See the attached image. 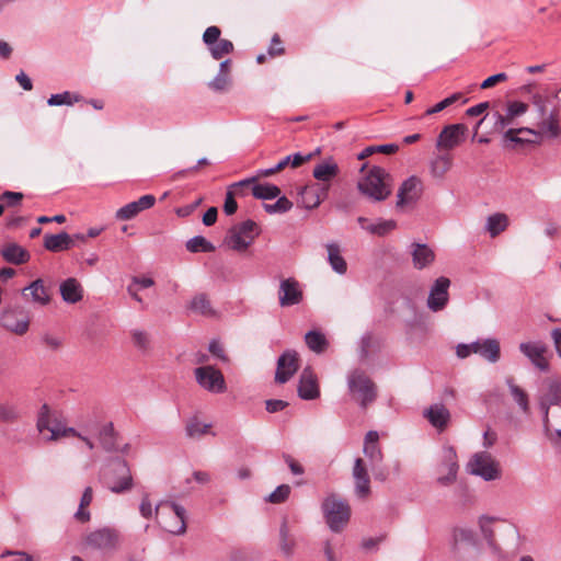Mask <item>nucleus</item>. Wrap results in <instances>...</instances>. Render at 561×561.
I'll use <instances>...</instances> for the list:
<instances>
[{
  "label": "nucleus",
  "mask_w": 561,
  "mask_h": 561,
  "mask_svg": "<svg viewBox=\"0 0 561 561\" xmlns=\"http://www.w3.org/2000/svg\"><path fill=\"white\" fill-rule=\"evenodd\" d=\"M359 172L363 173L357 182V190L373 202H382L391 194L390 175L381 167L373 165L368 168L364 163Z\"/></svg>",
  "instance_id": "nucleus-1"
},
{
  "label": "nucleus",
  "mask_w": 561,
  "mask_h": 561,
  "mask_svg": "<svg viewBox=\"0 0 561 561\" xmlns=\"http://www.w3.org/2000/svg\"><path fill=\"white\" fill-rule=\"evenodd\" d=\"M541 407L545 409L547 432H553L561 438V383L559 381H549L548 391L541 400Z\"/></svg>",
  "instance_id": "nucleus-2"
},
{
  "label": "nucleus",
  "mask_w": 561,
  "mask_h": 561,
  "mask_svg": "<svg viewBox=\"0 0 561 561\" xmlns=\"http://www.w3.org/2000/svg\"><path fill=\"white\" fill-rule=\"evenodd\" d=\"M540 112L542 113V119L538 123L537 129L523 127L518 129H508L505 133V138L513 142H523L524 139L519 138L517 134H529L536 137L547 138V139H556L561 135V127L558 114L556 112H551L548 116H545V107L540 106Z\"/></svg>",
  "instance_id": "nucleus-3"
},
{
  "label": "nucleus",
  "mask_w": 561,
  "mask_h": 561,
  "mask_svg": "<svg viewBox=\"0 0 561 561\" xmlns=\"http://www.w3.org/2000/svg\"><path fill=\"white\" fill-rule=\"evenodd\" d=\"M322 512L329 528L342 531L351 517V507L346 501L335 494L328 495L322 502Z\"/></svg>",
  "instance_id": "nucleus-4"
},
{
  "label": "nucleus",
  "mask_w": 561,
  "mask_h": 561,
  "mask_svg": "<svg viewBox=\"0 0 561 561\" xmlns=\"http://www.w3.org/2000/svg\"><path fill=\"white\" fill-rule=\"evenodd\" d=\"M159 525L168 533L182 535L186 530L185 510L174 503L161 502L156 506Z\"/></svg>",
  "instance_id": "nucleus-5"
},
{
  "label": "nucleus",
  "mask_w": 561,
  "mask_h": 561,
  "mask_svg": "<svg viewBox=\"0 0 561 561\" xmlns=\"http://www.w3.org/2000/svg\"><path fill=\"white\" fill-rule=\"evenodd\" d=\"M260 234L257 225L249 219L233 226L225 238L226 245L237 252H244Z\"/></svg>",
  "instance_id": "nucleus-6"
},
{
  "label": "nucleus",
  "mask_w": 561,
  "mask_h": 561,
  "mask_svg": "<svg viewBox=\"0 0 561 561\" xmlns=\"http://www.w3.org/2000/svg\"><path fill=\"white\" fill-rule=\"evenodd\" d=\"M467 471L481 477L485 481L501 478L500 463L486 451L474 454L467 463Z\"/></svg>",
  "instance_id": "nucleus-7"
},
{
  "label": "nucleus",
  "mask_w": 561,
  "mask_h": 561,
  "mask_svg": "<svg viewBox=\"0 0 561 561\" xmlns=\"http://www.w3.org/2000/svg\"><path fill=\"white\" fill-rule=\"evenodd\" d=\"M348 388L362 407L371 403L377 396L374 382L362 371H353L348 377Z\"/></svg>",
  "instance_id": "nucleus-8"
},
{
  "label": "nucleus",
  "mask_w": 561,
  "mask_h": 561,
  "mask_svg": "<svg viewBox=\"0 0 561 561\" xmlns=\"http://www.w3.org/2000/svg\"><path fill=\"white\" fill-rule=\"evenodd\" d=\"M197 383L213 393L226 391V381L222 373L214 366H202L194 371Z\"/></svg>",
  "instance_id": "nucleus-9"
},
{
  "label": "nucleus",
  "mask_w": 561,
  "mask_h": 561,
  "mask_svg": "<svg viewBox=\"0 0 561 561\" xmlns=\"http://www.w3.org/2000/svg\"><path fill=\"white\" fill-rule=\"evenodd\" d=\"M457 454L454 448L445 447L442 451L440 463L438 466V483L442 485L451 484L457 478Z\"/></svg>",
  "instance_id": "nucleus-10"
},
{
  "label": "nucleus",
  "mask_w": 561,
  "mask_h": 561,
  "mask_svg": "<svg viewBox=\"0 0 561 561\" xmlns=\"http://www.w3.org/2000/svg\"><path fill=\"white\" fill-rule=\"evenodd\" d=\"M65 423L60 420V417L53 412L48 405L44 404L37 417V430L41 434L45 435L48 433L49 435L46 437L48 440H58L59 435L55 432L57 428H62Z\"/></svg>",
  "instance_id": "nucleus-11"
},
{
  "label": "nucleus",
  "mask_w": 561,
  "mask_h": 561,
  "mask_svg": "<svg viewBox=\"0 0 561 561\" xmlns=\"http://www.w3.org/2000/svg\"><path fill=\"white\" fill-rule=\"evenodd\" d=\"M520 352L530 363L541 371H548L550 367L547 356L548 348L542 342H525L519 344Z\"/></svg>",
  "instance_id": "nucleus-12"
},
{
  "label": "nucleus",
  "mask_w": 561,
  "mask_h": 561,
  "mask_svg": "<svg viewBox=\"0 0 561 561\" xmlns=\"http://www.w3.org/2000/svg\"><path fill=\"white\" fill-rule=\"evenodd\" d=\"M0 325L15 335H24L30 328L26 314L16 310H4L0 314Z\"/></svg>",
  "instance_id": "nucleus-13"
},
{
  "label": "nucleus",
  "mask_w": 561,
  "mask_h": 561,
  "mask_svg": "<svg viewBox=\"0 0 561 561\" xmlns=\"http://www.w3.org/2000/svg\"><path fill=\"white\" fill-rule=\"evenodd\" d=\"M466 131L467 127L463 124L446 126L437 137L436 147L446 150L457 147L462 142Z\"/></svg>",
  "instance_id": "nucleus-14"
},
{
  "label": "nucleus",
  "mask_w": 561,
  "mask_h": 561,
  "mask_svg": "<svg viewBox=\"0 0 561 561\" xmlns=\"http://www.w3.org/2000/svg\"><path fill=\"white\" fill-rule=\"evenodd\" d=\"M422 183L416 176H410L400 186L398 191L397 207H404L414 203L421 195Z\"/></svg>",
  "instance_id": "nucleus-15"
},
{
  "label": "nucleus",
  "mask_w": 561,
  "mask_h": 561,
  "mask_svg": "<svg viewBox=\"0 0 561 561\" xmlns=\"http://www.w3.org/2000/svg\"><path fill=\"white\" fill-rule=\"evenodd\" d=\"M298 369V355L296 352H285L277 362L275 380L278 383L288 381Z\"/></svg>",
  "instance_id": "nucleus-16"
},
{
  "label": "nucleus",
  "mask_w": 561,
  "mask_h": 561,
  "mask_svg": "<svg viewBox=\"0 0 561 561\" xmlns=\"http://www.w3.org/2000/svg\"><path fill=\"white\" fill-rule=\"evenodd\" d=\"M83 430L99 437L104 448L108 449L113 444L114 426L111 422L101 423L96 419L83 422Z\"/></svg>",
  "instance_id": "nucleus-17"
},
{
  "label": "nucleus",
  "mask_w": 561,
  "mask_h": 561,
  "mask_svg": "<svg viewBox=\"0 0 561 561\" xmlns=\"http://www.w3.org/2000/svg\"><path fill=\"white\" fill-rule=\"evenodd\" d=\"M298 394L304 400H313L320 396L318 378L310 367L305 368L300 375Z\"/></svg>",
  "instance_id": "nucleus-18"
},
{
  "label": "nucleus",
  "mask_w": 561,
  "mask_h": 561,
  "mask_svg": "<svg viewBox=\"0 0 561 561\" xmlns=\"http://www.w3.org/2000/svg\"><path fill=\"white\" fill-rule=\"evenodd\" d=\"M340 168L333 158L323 159L313 168L312 175L321 184L319 186L330 187V183L339 175Z\"/></svg>",
  "instance_id": "nucleus-19"
},
{
  "label": "nucleus",
  "mask_w": 561,
  "mask_h": 561,
  "mask_svg": "<svg viewBox=\"0 0 561 561\" xmlns=\"http://www.w3.org/2000/svg\"><path fill=\"white\" fill-rule=\"evenodd\" d=\"M328 195V186L306 185L299 192V203L306 209H313L317 208Z\"/></svg>",
  "instance_id": "nucleus-20"
},
{
  "label": "nucleus",
  "mask_w": 561,
  "mask_h": 561,
  "mask_svg": "<svg viewBox=\"0 0 561 561\" xmlns=\"http://www.w3.org/2000/svg\"><path fill=\"white\" fill-rule=\"evenodd\" d=\"M156 203L153 195H144L139 199L130 202L121 207L116 211V218L119 220H130L136 217L140 211L151 208Z\"/></svg>",
  "instance_id": "nucleus-21"
},
{
  "label": "nucleus",
  "mask_w": 561,
  "mask_h": 561,
  "mask_svg": "<svg viewBox=\"0 0 561 561\" xmlns=\"http://www.w3.org/2000/svg\"><path fill=\"white\" fill-rule=\"evenodd\" d=\"M357 222L363 230L378 237H383L397 228V222L393 219L378 218L375 221H370L366 217H358Z\"/></svg>",
  "instance_id": "nucleus-22"
},
{
  "label": "nucleus",
  "mask_w": 561,
  "mask_h": 561,
  "mask_svg": "<svg viewBox=\"0 0 561 561\" xmlns=\"http://www.w3.org/2000/svg\"><path fill=\"white\" fill-rule=\"evenodd\" d=\"M353 478L355 480L356 494L360 497H366L370 492V486L367 468L362 458L355 460Z\"/></svg>",
  "instance_id": "nucleus-23"
},
{
  "label": "nucleus",
  "mask_w": 561,
  "mask_h": 561,
  "mask_svg": "<svg viewBox=\"0 0 561 561\" xmlns=\"http://www.w3.org/2000/svg\"><path fill=\"white\" fill-rule=\"evenodd\" d=\"M23 297L32 302L45 305L50 299V290L46 283H30V285L23 288Z\"/></svg>",
  "instance_id": "nucleus-24"
},
{
  "label": "nucleus",
  "mask_w": 561,
  "mask_h": 561,
  "mask_svg": "<svg viewBox=\"0 0 561 561\" xmlns=\"http://www.w3.org/2000/svg\"><path fill=\"white\" fill-rule=\"evenodd\" d=\"M528 111V104L519 101L508 102L506 114L496 115V125L501 128H505L511 125L516 117L523 116Z\"/></svg>",
  "instance_id": "nucleus-25"
},
{
  "label": "nucleus",
  "mask_w": 561,
  "mask_h": 561,
  "mask_svg": "<svg viewBox=\"0 0 561 561\" xmlns=\"http://www.w3.org/2000/svg\"><path fill=\"white\" fill-rule=\"evenodd\" d=\"M411 248V255L414 267L422 270L434 261V251L427 244L413 243Z\"/></svg>",
  "instance_id": "nucleus-26"
},
{
  "label": "nucleus",
  "mask_w": 561,
  "mask_h": 561,
  "mask_svg": "<svg viewBox=\"0 0 561 561\" xmlns=\"http://www.w3.org/2000/svg\"><path fill=\"white\" fill-rule=\"evenodd\" d=\"M474 354H479L491 363H496L501 355L500 343L495 339L478 341L476 342Z\"/></svg>",
  "instance_id": "nucleus-27"
},
{
  "label": "nucleus",
  "mask_w": 561,
  "mask_h": 561,
  "mask_svg": "<svg viewBox=\"0 0 561 561\" xmlns=\"http://www.w3.org/2000/svg\"><path fill=\"white\" fill-rule=\"evenodd\" d=\"M0 253L4 261L12 264H22L30 259V253L24 248L14 242L4 244L1 248Z\"/></svg>",
  "instance_id": "nucleus-28"
},
{
  "label": "nucleus",
  "mask_w": 561,
  "mask_h": 561,
  "mask_svg": "<svg viewBox=\"0 0 561 561\" xmlns=\"http://www.w3.org/2000/svg\"><path fill=\"white\" fill-rule=\"evenodd\" d=\"M379 435L376 431L366 434L364 454L369 458L371 465H379L382 460V453L378 444Z\"/></svg>",
  "instance_id": "nucleus-29"
},
{
  "label": "nucleus",
  "mask_w": 561,
  "mask_h": 561,
  "mask_svg": "<svg viewBox=\"0 0 561 561\" xmlns=\"http://www.w3.org/2000/svg\"><path fill=\"white\" fill-rule=\"evenodd\" d=\"M448 285L449 283H436L432 288L427 299L431 310L437 311L444 308L448 301Z\"/></svg>",
  "instance_id": "nucleus-30"
},
{
  "label": "nucleus",
  "mask_w": 561,
  "mask_h": 561,
  "mask_svg": "<svg viewBox=\"0 0 561 561\" xmlns=\"http://www.w3.org/2000/svg\"><path fill=\"white\" fill-rule=\"evenodd\" d=\"M87 542L94 548L108 549L115 546L116 536L108 529H100L91 533L87 538Z\"/></svg>",
  "instance_id": "nucleus-31"
},
{
  "label": "nucleus",
  "mask_w": 561,
  "mask_h": 561,
  "mask_svg": "<svg viewBox=\"0 0 561 561\" xmlns=\"http://www.w3.org/2000/svg\"><path fill=\"white\" fill-rule=\"evenodd\" d=\"M425 416L434 427L442 431L446 427L450 414L443 404H434L426 410Z\"/></svg>",
  "instance_id": "nucleus-32"
},
{
  "label": "nucleus",
  "mask_w": 561,
  "mask_h": 561,
  "mask_svg": "<svg viewBox=\"0 0 561 561\" xmlns=\"http://www.w3.org/2000/svg\"><path fill=\"white\" fill-rule=\"evenodd\" d=\"M453 158L448 153L438 154L430 161V172L434 179L442 180L445 174L451 169Z\"/></svg>",
  "instance_id": "nucleus-33"
},
{
  "label": "nucleus",
  "mask_w": 561,
  "mask_h": 561,
  "mask_svg": "<svg viewBox=\"0 0 561 561\" xmlns=\"http://www.w3.org/2000/svg\"><path fill=\"white\" fill-rule=\"evenodd\" d=\"M302 293L298 283H282L279 288V302L282 306H291L301 300Z\"/></svg>",
  "instance_id": "nucleus-34"
},
{
  "label": "nucleus",
  "mask_w": 561,
  "mask_h": 561,
  "mask_svg": "<svg viewBox=\"0 0 561 561\" xmlns=\"http://www.w3.org/2000/svg\"><path fill=\"white\" fill-rule=\"evenodd\" d=\"M71 245L72 240L67 232L46 234L44 237V247L51 252L68 250Z\"/></svg>",
  "instance_id": "nucleus-35"
},
{
  "label": "nucleus",
  "mask_w": 561,
  "mask_h": 561,
  "mask_svg": "<svg viewBox=\"0 0 561 561\" xmlns=\"http://www.w3.org/2000/svg\"><path fill=\"white\" fill-rule=\"evenodd\" d=\"M115 471L121 474V478L118 479L117 482H108L110 490L114 493H122L124 491L129 490L133 485V479L126 463L118 462L116 465Z\"/></svg>",
  "instance_id": "nucleus-36"
},
{
  "label": "nucleus",
  "mask_w": 561,
  "mask_h": 561,
  "mask_svg": "<svg viewBox=\"0 0 561 561\" xmlns=\"http://www.w3.org/2000/svg\"><path fill=\"white\" fill-rule=\"evenodd\" d=\"M508 227V217L503 213L490 215L485 221V231L490 237L495 238Z\"/></svg>",
  "instance_id": "nucleus-37"
},
{
  "label": "nucleus",
  "mask_w": 561,
  "mask_h": 561,
  "mask_svg": "<svg viewBox=\"0 0 561 561\" xmlns=\"http://www.w3.org/2000/svg\"><path fill=\"white\" fill-rule=\"evenodd\" d=\"M327 251H328V261H329L332 270L335 271L340 275L345 274L346 270H347V264L341 254V249H340L339 244L333 243V242L328 243Z\"/></svg>",
  "instance_id": "nucleus-38"
},
{
  "label": "nucleus",
  "mask_w": 561,
  "mask_h": 561,
  "mask_svg": "<svg viewBox=\"0 0 561 561\" xmlns=\"http://www.w3.org/2000/svg\"><path fill=\"white\" fill-rule=\"evenodd\" d=\"M154 283H129L127 287V293L131 298H134L137 302L142 304L146 299H148L152 293V285Z\"/></svg>",
  "instance_id": "nucleus-39"
},
{
  "label": "nucleus",
  "mask_w": 561,
  "mask_h": 561,
  "mask_svg": "<svg viewBox=\"0 0 561 561\" xmlns=\"http://www.w3.org/2000/svg\"><path fill=\"white\" fill-rule=\"evenodd\" d=\"M60 295L66 302L76 304L83 297L80 283H60Z\"/></svg>",
  "instance_id": "nucleus-40"
},
{
  "label": "nucleus",
  "mask_w": 561,
  "mask_h": 561,
  "mask_svg": "<svg viewBox=\"0 0 561 561\" xmlns=\"http://www.w3.org/2000/svg\"><path fill=\"white\" fill-rule=\"evenodd\" d=\"M93 500V490L91 486H87L80 500L79 508L75 514V517L80 523H87L90 520V512L87 510Z\"/></svg>",
  "instance_id": "nucleus-41"
},
{
  "label": "nucleus",
  "mask_w": 561,
  "mask_h": 561,
  "mask_svg": "<svg viewBox=\"0 0 561 561\" xmlns=\"http://www.w3.org/2000/svg\"><path fill=\"white\" fill-rule=\"evenodd\" d=\"M186 250L192 253H210L215 251V245L203 236H195L187 240Z\"/></svg>",
  "instance_id": "nucleus-42"
},
{
  "label": "nucleus",
  "mask_w": 561,
  "mask_h": 561,
  "mask_svg": "<svg viewBox=\"0 0 561 561\" xmlns=\"http://www.w3.org/2000/svg\"><path fill=\"white\" fill-rule=\"evenodd\" d=\"M252 194L257 199H274L279 196L280 190L278 186L270 183L254 184L252 186Z\"/></svg>",
  "instance_id": "nucleus-43"
},
{
  "label": "nucleus",
  "mask_w": 561,
  "mask_h": 561,
  "mask_svg": "<svg viewBox=\"0 0 561 561\" xmlns=\"http://www.w3.org/2000/svg\"><path fill=\"white\" fill-rule=\"evenodd\" d=\"M305 341L307 346L316 353H322L328 346L325 336L318 331H310L306 334Z\"/></svg>",
  "instance_id": "nucleus-44"
},
{
  "label": "nucleus",
  "mask_w": 561,
  "mask_h": 561,
  "mask_svg": "<svg viewBox=\"0 0 561 561\" xmlns=\"http://www.w3.org/2000/svg\"><path fill=\"white\" fill-rule=\"evenodd\" d=\"M279 537H280L279 548H280L282 552L287 557L291 556L294 552V549L296 547V542H295L294 537L289 533L286 522H284L280 526Z\"/></svg>",
  "instance_id": "nucleus-45"
},
{
  "label": "nucleus",
  "mask_w": 561,
  "mask_h": 561,
  "mask_svg": "<svg viewBox=\"0 0 561 561\" xmlns=\"http://www.w3.org/2000/svg\"><path fill=\"white\" fill-rule=\"evenodd\" d=\"M208 49L211 57L216 60H219L233 50V44L231 41L222 38L208 46Z\"/></svg>",
  "instance_id": "nucleus-46"
},
{
  "label": "nucleus",
  "mask_w": 561,
  "mask_h": 561,
  "mask_svg": "<svg viewBox=\"0 0 561 561\" xmlns=\"http://www.w3.org/2000/svg\"><path fill=\"white\" fill-rule=\"evenodd\" d=\"M190 308L193 312L202 316H213L215 312L205 295H197L191 301Z\"/></svg>",
  "instance_id": "nucleus-47"
},
{
  "label": "nucleus",
  "mask_w": 561,
  "mask_h": 561,
  "mask_svg": "<svg viewBox=\"0 0 561 561\" xmlns=\"http://www.w3.org/2000/svg\"><path fill=\"white\" fill-rule=\"evenodd\" d=\"M398 146L394 144H386V145H378V146H368L365 149H363L358 154V160H364L367 157L371 156L373 153H383V154H391L394 153L398 150Z\"/></svg>",
  "instance_id": "nucleus-48"
},
{
  "label": "nucleus",
  "mask_w": 561,
  "mask_h": 561,
  "mask_svg": "<svg viewBox=\"0 0 561 561\" xmlns=\"http://www.w3.org/2000/svg\"><path fill=\"white\" fill-rule=\"evenodd\" d=\"M79 101L80 96L78 94H72L69 91H65L62 93L51 94L47 100V104L49 106L72 105Z\"/></svg>",
  "instance_id": "nucleus-49"
},
{
  "label": "nucleus",
  "mask_w": 561,
  "mask_h": 561,
  "mask_svg": "<svg viewBox=\"0 0 561 561\" xmlns=\"http://www.w3.org/2000/svg\"><path fill=\"white\" fill-rule=\"evenodd\" d=\"M186 434L191 438H199L210 430V424H204L198 419H191L186 424Z\"/></svg>",
  "instance_id": "nucleus-50"
},
{
  "label": "nucleus",
  "mask_w": 561,
  "mask_h": 561,
  "mask_svg": "<svg viewBox=\"0 0 561 561\" xmlns=\"http://www.w3.org/2000/svg\"><path fill=\"white\" fill-rule=\"evenodd\" d=\"M55 433L59 435V439L62 437H77L82 440L90 450L95 447L93 440L89 436L81 434L73 427H68L66 424L62 428H57Z\"/></svg>",
  "instance_id": "nucleus-51"
},
{
  "label": "nucleus",
  "mask_w": 561,
  "mask_h": 561,
  "mask_svg": "<svg viewBox=\"0 0 561 561\" xmlns=\"http://www.w3.org/2000/svg\"><path fill=\"white\" fill-rule=\"evenodd\" d=\"M293 208V203L286 196H278L274 204H264V209L268 214H284Z\"/></svg>",
  "instance_id": "nucleus-52"
},
{
  "label": "nucleus",
  "mask_w": 561,
  "mask_h": 561,
  "mask_svg": "<svg viewBox=\"0 0 561 561\" xmlns=\"http://www.w3.org/2000/svg\"><path fill=\"white\" fill-rule=\"evenodd\" d=\"M130 337L133 345L139 350H147L150 345V336L148 332L140 330V329H134L130 331Z\"/></svg>",
  "instance_id": "nucleus-53"
},
{
  "label": "nucleus",
  "mask_w": 561,
  "mask_h": 561,
  "mask_svg": "<svg viewBox=\"0 0 561 561\" xmlns=\"http://www.w3.org/2000/svg\"><path fill=\"white\" fill-rule=\"evenodd\" d=\"M508 386H510L511 394L514 398V400L519 404V407L524 411H527L528 397H527L526 392L512 381H508Z\"/></svg>",
  "instance_id": "nucleus-54"
},
{
  "label": "nucleus",
  "mask_w": 561,
  "mask_h": 561,
  "mask_svg": "<svg viewBox=\"0 0 561 561\" xmlns=\"http://www.w3.org/2000/svg\"><path fill=\"white\" fill-rule=\"evenodd\" d=\"M23 197L24 195L21 192L4 191L0 194V202H4V208L15 207L21 204Z\"/></svg>",
  "instance_id": "nucleus-55"
},
{
  "label": "nucleus",
  "mask_w": 561,
  "mask_h": 561,
  "mask_svg": "<svg viewBox=\"0 0 561 561\" xmlns=\"http://www.w3.org/2000/svg\"><path fill=\"white\" fill-rule=\"evenodd\" d=\"M18 419V411L10 403L0 402V423H10Z\"/></svg>",
  "instance_id": "nucleus-56"
},
{
  "label": "nucleus",
  "mask_w": 561,
  "mask_h": 561,
  "mask_svg": "<svg viewBox=\"0 0 561 561\" xmlns=\"http://www.w3.org/2000/svg\"><path fill=\"white\" fill-rule=\"evenodd\" d=\"M290 491L291 490L288 484H282L268 495L267 501L274 504L283 503L288 499Z\"/></svg>",
  "instance_id": "nucleus-57"
},
{
  "label": "nucleus",
  "mask_w": 561,
  "mask_h": 561,
  "mask_svg": "<svg viewBox=\"0 0 561 561\" xmlns=\"http://www.w3.org/2000/svg\"><path fill=\"white\" fill-rule=\"evenodd\" d=\"M495 520V517L490 516H481L479 518V526L481 528V531L489 541H492L494 536L492 525L494 524Z\"/></svg>",
  "instance_id": "nucleus-58"
},
{
  "label": "nucleus",
  "mask_w": 561,
  "mask_h": 561,
  "mask_svg": "<svg viewBox=\"0 0 561 561\" xmlns=\"http://www.w3.org/2000/svg\"><path fill=\"white\" fill-rule=\"evenodd\" d=\"M220 28L217 26H209L206 28V31L203 34V41L208 46L211 44H215L216 42L220 41Z\"/></svg>",
  "instance_id": "nucleus-59"
},
{
  "label": "nucleus",
  "mask_w": 561,
  "mask_h": 561,
  "mask_svg": "<svg viewBox=\"0 0 561 561\" xmlns=\"http://www.w3.org/2000/svg\"><path fill=\"white\" fill-rule=\"evenodd\" d=\"M42 342H43L44 346L50 351H57L64 344L62 339L60 336L54 335V334L44 335L42 339Z\"/></svg>",
  "instance_id": "nucleus-60"
},
{
  "label": "nucleus",
  "mask_w": 561,
  "mask_h": 561,
  "mask_svg": "<svg viewBox=\"0 0 561 561\" xmlns=\"http://www.w3.org/2000/svg\"><path fill=\"white\" fill-rule=\"evenodd\" d=\"M139 512L144 518H151L156 514V507H153L148 495L142 496Z\"/></svg>",
  "instance_id": "nucleus-61"
},
{
  "label": "nucleus",
  "mask_w": 561,
  "mask_h": 561,
  "mask_svg": "<svg viewBox=\"0 0 561 561\" xmlns=\"http://www.w3.org/2000/svg\"><path fill=\"white\" fill-rule=\"evenodd\" d=\"M229 83L228 75L219 73L209 82V87L215 91H222Z\"/></svg>",
  "instance_id": "nucleus-62"
},
{
  "label": "nucleus",
  "mask_w": 561,
  "mask_h": 561,
  "mask_svg": "<svg viewBox=\"0 0 561 561\" xmlns=\"http://www.w3.org/2000/svg\"><path fill=\"white\" fill-rule=\"evenodd\" d=\"M238 205L233 197V192L229 190L226 194L225 204H224V211L226 215L230 216L233 215L237 211Z\"/></svg>",
  "instance_id": "nucleus-63"
},
{
  "label": "nucleus",
  "mask_w": 561,
  "mask_h": 561,
  "mask_svg": "<svg viewBox=\"0 0 561 561\" xmlns=\"http://www.w3.org/2000/svg\"><path fill=\"white\" fill-rule=\"evenodd\" d=\"M289 158V165L291 168H297L309 161L312 158V153L301 154L300 152L287 156Z\"/></svg>",
  "instance_id": "nucleus-64"
}]
</instances>
